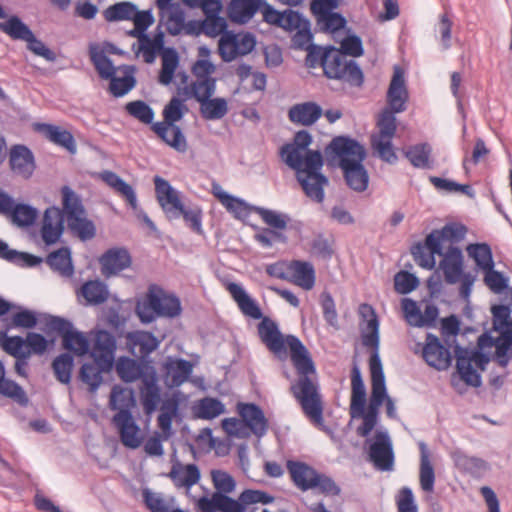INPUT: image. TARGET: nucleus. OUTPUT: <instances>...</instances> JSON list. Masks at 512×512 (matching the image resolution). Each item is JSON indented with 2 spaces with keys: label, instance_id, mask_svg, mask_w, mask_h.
Wrapping results in <instances>:
<instances>
[{
  "label": "nucleus",
  "instance_id": "41",
  "mask_svg": "<svg viewBox=\"0 0 512 512\" xmlns=\"http://www.w3.org/2000/svg\"><path fill=\"white\" fill-rule=\"evenodd\" d=\"M89 55L91 62L101 78L109 79L119 70V68H116L111 60L105 55V50L100 47V44H90Z\"/></svg>",
  "mask_w": 512,
  "mask_h": 512
},
{
  "label": "nucleus",
  "instance_id": "6",
  "mask_svg": "<svg viewBox=\"0 0 512 512\" xmlns=\"http://www.w3.org/2000/svg\"><path fill=\"white\" fill-rule=\"evenodd\" d=\"M442 260L439 268L442 270L444 279L448 284L460 282L459 294L463 299L470 297L472 286L476 276L471 272H464V257L462 251L456 246H448L442 250Z\"/></svg>",
  "mask_w": 512,
  "mask_h": 512
},
{
  "label": "nucleus",
  "instance_id": "47",
  "mask_svg": "<svg viewBox=\"0 0 512 512\" xmlns=\"http://www.w3.org/2000/svg\"><path fill=\"white\" fill-rule=\"evenodd\" d=\"M467 254L470 258H472L478 269L481 271L490 270V268H494V261L492 257V251L488 244L486 243H474L469 244L466 247Z\"/></svg>",
  "mask_w": 512,
  "mask_h": 512
},
{
  "label": "nucleus",
  "instance_id": "48",
  "mask_svg": "<svg viewBox=\"0 0 512 512\" xmlns=\"http://www.w3.org/2000/svg\"><path fill=\"white\" fill-rule=\"evenodd\" d=\"M193 412L199 419L211 420L223 414L225 406L216 398L205 397L194 405Z\"/></svg>",
  "mask_w": 512,
  "mask_h": 512
},
{
  "label": "nucleus",
  "instance_id": "51",
  "mask_svg": "<svg viewBox=\"0 0 512 512\" xmlns=\"http://www.w3.org/2000/svg\"><path fill=\"white\" fill-rule=\"evenodd\" d=\"M228 112V102L225 98L216 97L200 103V113L206 120L222 119Z\"/></svg>",
  "mask_w": 512,
  "mask_h": 512
},
{
  "label": "nucleus",
  "instance_id": "17",
  "mask_svg": "<svg viewBox=\"0 0 512 512\" xmlns=\"http://www.w3.org/2000/svg\"><path fill=\"white\" fill-rule=\"evenodd\" d=\"M160 22L169 34L179 35L185 28V10L179 0H156Z\"/></svg>",
  "mask_w": 512,
  "mask_h": 512
},
{
  "label": "nucleus",
  "instance_id": "63",
  "mask_svg": "<svg viewBox=\"0 0 512 512\" xmlns=\"http://www.w3.org/2000/svg\"><path fill=\"white\" fill-rule=\"evenodd\" d=\"M73 357L67 353L59 355L52 363L57 380L63 384L70 383L73 368Z\"/></svg>",
  "mask_w": 512,
  "mask_h": 512
},
{
  "label": "nucleus",
  "instance_id": "31",
  "mask_svg": "<svg viewBox=\"0 0 512 512\" xmlns=\"http://www.w3.org/2000/svg\"><path fill=\"white\" fill-rule=\"evenodd\" d=\"M152 130L176 151L183 153L187 150V141L179 126L169 122H157L152 125Z\"/></svg>",
  "mask_w": 512,
  "mask_h": 512
},
{
  "label": "nucleus",
  "instance_id": "59",
  "mask_svg": "<svg viewBox=\"0 0 512 512\" xmlns=\"http://www.w3.org/2000/svg\"><path fill=\"white\" fill-rule=\"evenodd\" d=\"M198 55L201 59H198L193 67L192 73L196 79H214L212 74L215 72V66L207 58L210 55V50L205 47H199Z\"/></svg>",
  "mask_w": 512,
  "mask_h": 512
},
{
  "label": "nucleus",
  "instance_id": "50",
  "mask_svg": "<svg viewBox=\"0 0 512 512\" xmlns=\"http://www.w3.org/2000/svg\"><path fill=\"white\" fill-rule=\"evenodd\" d=\"M212 194L236 217L241 216L246 211L247 204L243 200L227 193L218 183L212 184Z\"/></svg>",
  "mask_w": 512,
  "mask_h": 512
},
{
  "label": "nucleus",
  "instance_id": "15",
  "mask_svg": "<svg viewBox=\"0 0 512 512\" xmlns=\"http://www.w3.org/2000/svg\"><path fill=\"white\" fill-rule=\"evenodd\" d=\"M155 193L157 201L169 219H177L181 215V209L184 203L181 199V193L160 176L154 177Z\"/></svg>",
  "mask_w": 512,
  "mask_h": 512
},
{
  "label": "nucleus",
  "instance_id": "40",
  "mask_svg": "<svg viewBox=\"0 0 512 512\" xmlns=\"http://www.w3.org/2000/svg\"><path fill=\"white\" fill-rule=\"evenodd\" d=\"M148 365H143L134 359L128 357H121L116 362V372L121 380L127 383L136 380H142L146 372H148Z\"/></svg>",
  "mask_w": 512,
  "mask_h": 512
},
{
  "label": "nucleus",
  "instance_id": "5",
  "mask_svg": "<svg viewBox=\"0 0 512 512\" xmlns=\"http://www.w3.org/2000/svg\"><path fill=\"white\" fill-rule=\"evenodd\" d=\"M180 312L179 299L155 284L149 286L144 300L136 306V313L143 323H151L158 316L173 318Z\"/></svg>",
  "mask_w": 512,
  "mask_h": 512
},
{
  "label": "nucleus",
  "instance_id": "7",
  "mask_svg": "<svg viewBox=\"0 0 512 512\" xmlns=\"http://www.w3.org/2000/svg\"><path fill=\"white\" fill-rule=\"evenodd\" d=\"M62 206L69 229L81 240L92 239L96 234L94 223L86 216L80 197L68 186L61 190Z\"/></svg>",
  "mask_w": 512,
  "mask_h": 512
},
{
  "label": "nucleus",
  "instance_id": "56",
  "mask_svg": "<svg viewBox=\"0 0 512 512\" xmlns=\"http://www.w3.org/2000/svg\"><path fill=\"white\" fill-rule=\"evenodd\" d=\"M1 346L3 350L16 359H28L30 351L27 349L26 341L20 336H7L2 337Z\"/></svg>",
  "mask_w": 512,
  "mask_h": 512
},
{
  "label": "nucleus",
  "instance_id": "26",
  "mask_svg": "<svg viewBox=\"0 0 512 512\" xmlns=\"http://www.w3.org/2000/svg\"><path fill=\"white\" fill-rule=\"evenodd\" d=\"M423 358L427 364L437 370L447 369L451 363V355L436 336L427 335L423 348Z\"/></svg>",
  "mask_w": 512,
  "mask_h": 512
},
{
  "label": "nucleus",
  "instance_id": "43",
  "mask_svg": "<svg viewBox=\"0 0 512 512\" xmlns=\"http://www.w3.org/2000/svg\"><path fill=\"white\" fill-rule=\"evenodd\" d=\"M164 34L162 32H158L150 36H143L141 42L138 44L136 49L137 55H142L143 60L146 63H153L157 57L159 52L162 53L164 50Z\"/></svg>",
  "mask_w": 512,
  "mask_h": 512
},
{
  "label": "nucleus",
  "instance_id": "58",
  "mask_svg": "<svg viewBox=\"0 0 512 512\" xmlns=\"http://www.w3.org/2000/svg\"><path fill=\"white\" fill-rule=\"evenodd\" d=\"M0 258L29 267L36 266L42 261L41 258H38L36 256L27 253H20L17 252L16 250L9 249L8 244L2 241L1 239Z\"/></svg>",
  "mask_w": 512,
  "mask_h": 512
},
{
  "label": "nucleus",
  "instance_id": "44",
  "mask_svg": "<svg viewBox=\"0 0 512 512\" xmlns=\"http://www.w3.org/2000/svg\"><path fill=\"white\" fill-rule=\"evenodd\" d=\"M420 470L419 482L420 487L424 492L432 493L434 491L435 472L430 461L429 451L425 443H420Z\"/></svg>",
  "mask_w": 512,
  "mask_h": 512
},
{
  "label": "nucleus",
  "instance_id": "64",
  "mask_svg": "<svg viewBox=\"0 0 512 512\" xmlns=\"http://www.w3.org/2000/svg\"><path fill=\"white\" fill-rule=\"evenodd\" d=\"M125 110L130 116L144 124H151L154 119L153 109L142 100L128 102L125 105Z\"/></svg>",
  "mask_w": 512,
  "mask_h": 512
},
{
  "label": "nucleus",
  "instance_id": "61",
  "mask_svg": "<svg viewBox=\"0 0 512 512\" xmlns=\"http://www.w3.org/2000/svg\"><path fill=\"white\" fill-rule=\"evenodd\" d=\"M109 371L103 370L96 362L85 363L80 370V379L89 386L91 392H95L102 383V373Z\"/></svg>",
  "mask_w": 512,
  "mask_h": 512
},
{
  "label": "nucleus",
  "instance_id": "13",
  "mask_svg": "<svg viewBox=\"0 0 512 512\" xmlns=\"http://www.w3.org/2000/svg\"><path fill=\"white\" fill-rule=\"evenodd\" d=\"M99 178L114 190L120 197L125 199L128 205L134 210L138 219L142 220L150 229L155 230L156 226L148 215L139 208L135 190L116 173L105 170L99 174Z\"/></svg>",
  "mask_w": 512,
  "mask_h": 512
},
{
  "label": "nucleus",
  "instance_id": "33",
  "mask_svg": "<svg viewBox=\"0 0 512 512\" xmlns=\"http://www.w3.org/2000/svg\"><path fill=\"white\" fill-rule=\"evenodd\" d=\"M35 130L42 133L52 143L65 148L72 154L76 153L74 137L66 129L52 124L37 123L35 124Z\"/></svg>",
  "mask_w": 512,
  "mask_h": 512
},
{
  "label": "nucleus",
  "instance_id": "60",
  "mask_svg": "<svg viewBox=\"0 0 512 512\" xmlns=\"http://www.w3.org/2000/svg\"><path fill=\"white\" fill-rule=\"evenodd\" d=\"M0 394L10 397L20 404L27 402L24 390L15 382L5 379V369L0 361Z\"/></svg>",
  "mask_w": 512,
  "mask_h": 512
},
{
  "label": "nucleus",
  "instance_id": "4",
  "mask_svg": "<svg viewBox=\"0 0 512 512\" xmlns=\"http://www.w3.org/2000/svg\"><path fill=\"white\" fill-rule=\"evenodd\" d=\"M340 160L347 184L355 191H364L368 186L369 177L362 162L366 151L357 141L339 136L334 138L328 147Z\"/></svg>",
  "mask_w": 512,
  "mask_h": 512
},
{
  "label": "nucleus",
  "instance_id": "11",
  "mask_svg": "<svg viewBox=\"0 0 512 512\" xmlns=\"http://www.w3.org/2000/svg\"><path fill=\"white\" fill-rule=\"evenodd\" d=\"M456 367L460 378L473 387L481 385V376L477 369L483 371L489 362V357L478 350H468L457 347Z\"/></svg>",
  "mask_w": 512,
  "mask_h": 512
},
{
  "label": "nucleus",
  "instance_id": "62",
  "mask_svg": "<svg viewBox=\"0 0 512 512\" xmlns=\"http://www.w3.org/2000/svg\"><path fill=\"white\" fill-rule=\"evenodd\" d=\"M136 6L130 2H120L104 10V18L108 22L131 20Z\"/></svg>",
  "mask_w": 512,
  "mask_h": 512
},
{
  "label": "nucleus",
  "instance_id": "37",
  "mask_svg": "<svg viewBox=\"0 0 512 512\" xmlns=\"http://www.w3.org/2000/svg\"><path fill=\"white\" fill-rule=\"evenodd\" d=\"M227 290L232 296L233 300L237 303L241 312L250 318L260 319L262 312L257 303L247 294L244 288L237 283H229Z\"/></svg>",
  "mask_w": 512,
  "mask_h": 512
},
{
  "label": "nucleus",
  "instance_id": "57",
  "mask_svg": "<svg viewBox=\"0 0 512 512\" xmlns=\"http://www.w3.org/2000/svg\"><path fill=\"white\" fill-rule=\"evenodd\" d=\"M216 90V79H196L186 91V94L194 97L199 104L213 96Z\"/></svg>",
  "mask_w": 512,
  "mask_h": 512
},
{
  "label": "nucleus",
  "instance_id": "10",
  "mask_svg": "<svg viewBox=\"0 0 512 512\" xmlns=\"http://www.w3.org/2000/svg\"><path fill=\"white\" fill-rule=\"evenodd\" d=\"M377 128L378 132L371 137L372 147L382 160L393 163L397 159L392 146V139L397 129L395 114L384 109L378 117Z\"/></svg>",
  "mask_w": 512,
  "mask_h": 512
},
{
  "label": "nucleus",
  "instance_id": "21",
  "mask_svg": "<svg viewBox=\"0 0 512 512\" xmlns=\"http://www.w3.org/2000/svg\"><path fill=\"white\" fill-rule=\"evenodd\" d=\"M112 422L117 428L120 440L125 447L137 449L143 442V434L132 414L116 413Z\"/></svg>",
  "mask_w": 512,
  "mask_h": 512
},
{
  "label": "nucleus",
  "instance_id": "19",
  "mask_svg": "<svg viewBox=\"0 0 512 512\" xmlns=\"http://www.w3.org/2000/svg\"><path fill=\"white\" fill-rule=\"evenodd\" d=\"M116 341L114 336L104 330L97 331L91 350L94 362L103 370H111L114 363Z\"/></svg>",
  "mask_w": 512,
  "mask_h": 512
},
{
  "label": "nucleus",
  "instance_id": "34",
  "mask_svg": "<svg viewBox=\"0 0 512 512\" xmlns=\"http://www.w3.org/2000/svg\"><path fill=\"white\" fill-rule=\"evenodd\" d=\"M366 403V388L359 367L354 364L351 370L350 413L353 418L363 415Z\"/></svg>",
  "mask_w": 512,
  "mask_h": 512
},
{
  "label": "nucleus",
  "instance_id": "20",
  "mask_svg": "<svg viewBox=\"0 0 512 512\" xmlns=\"http://www.w3.org/2000/svg\"><path fill=\"white\" fill-rule=\"evenodd\" d=\"M139 395L145 414L151 415L157 409L161 399V389L154 367H148V372L140 381Z\"/></svg>",
  "mask_w": 512,
  "mask_h": 512
},
{
  "label": "nucleus",
  "instance_id": "2",
  "mask_svg": "<svg viewBox=\"0 0 512 512\" xmlns=\"http://www.w3.org/2000/svg\"><path fill=\"white\" fill-rule=\"evenodd\" d=\"M312 137L307 131L295 134L293 142L281 147L280 156L283 162L295 170L296 178L306 196L321 203L324 200V187L328 179L320 172L323 158L319 151L309 150Z\"/></svg>",
  "mask_w": 512,
  "mask_h": 512
},
{
  "label": "nucleus",
  "instance_id": "36",
  "mask_svg": "<svg viewBox=\"0 0 512 512\" xmlns=\"http://www.w3.org/2000/svg\"><path fill=\"white\" fill-rule=\"evenodd\" d=\"M288 282L304 290H311L315 285V270L313 265L306 261H290Z\"/></svg>",
  "mask_w": 512,
  "mask_h": 512
},
{
  "label": "nucleus",
  "instance_id": "25",
  "mask_svg": "<svg viewBox=\"0 0 512 512\" xmlns=\"http://www.w3.org/2000/svg\"><path fill=\"white\" fill-rule=\"evenodd\" d=\"M197 508L201 512H245L240 496L235 500L222 493H214L211 498H199Z\"/></svg>",
  "mask_w": 512,
  "mask_h": 512
},
{
  "label": "nucleus",
  "instance_id": "42",
  "mask_svg": "<svg viewBox=\"0 0 512 512\" xmlns=\"http://www.w3.org/2000/svg\"><path fill=\"white\" fill-rule=\"evenodd\" d=\"M135 406V398L132 390L114 386L110 393L109 407L116 410L117 413L132 414L131 410Z\"/></svg>",
  "mask_w": 512,
  "mask_h": 512
},
{
  "label": "nucleus",
  "instance_id": "14",
  "mask_svg": "<svg viewBox=\"0 0 512 512\" xmlns=\"http://www.w3.org/2000/svg\"><path fill=\"white\" fill-rule=\"evenodd\" d=\"M49 326L58 331L62 336L63 347L77 356H83L89 351V341L86 336L75 330L69 321L59 317H53Z\"/></svg>",
  "mask_w": 512,
  "mask_h": 512
},
{
  "label": "nucleus",
  "instance_id": "29",
  "mask_svg": "<svg viewBox=\"0 0 512 512\" xmlns=\"http://www.w3.org/2000/svg\"><path fill=\"white\" fill-rule=\"evenodd\" d=\"M178 488L190 489L200 480V471L195 464H182L172 460V467L167 475Z\"/></svg>",
  "mask_w": 512,
  "mask_h": 512
},
{
  "label": "nucleus",
  "instance_id": "53",
  "mask_svg": "<svg viewBox=\"0 0 512 512\" xmlns=\"http://www.w3.org/2000/svg\"><path fill=\"white\" fill-rule=\"evenodd\" d=\"M0 30L14 40L26 41L32 36L31 29L17 16H11L6 22L0 23Z\"/></svg>",
  "mask_w": 512,
  "mask_h": 512
},
{
  "label": "nucleus",
  "instance_id": "38",
  "mask_svg": "<svg viewBox=\"0 0 512 512\" xmlns=\"http://www.w3.org/2000/svg\"><path fill=\"white\" fill-rule=\"evenodd\" d=\"M322 115L321 107L314 102H305L292 106L288 112L289 120L303 126L314 124Z\"/></svg>",
  "mask_w": 512,
  "mask_h": 512
},
{
  "label": "nucleus",
  "instance_id": "3",
  "mask_svg": "<svg viewBox=\"0 0 512 512\" xmlns=\"http://www.w3.org/2000/svg\"><path fill=\"white\" fill-rule=\"evenodd\" d=\"M361 317L360 332L362 344L372 349L370 356V372L372 381V393L369 407L378 409L387 399L385 378L382 368L379 350V321L374 309L368 304L359 307Z\"/></svg>",
  "mask_w": 512,
  "mask_h": 512
},
{
  "label": "nucleus",
  "instance_id": "27",
  "mask_svg": "<svg viewBox=\"0 0 512 512\" xmlns=\"http://www.w3.org/2000/svg\"><path fill=\"white\" fill-rule=\"evenodd\" d=\"M99 263L102 275L111 277L128 268L131 264V257L126 249L113 248L100 257Z\"/></svg>",
  "mask_w": 512,
  "mask_h": 512
},
{
  "label": "nucleus",
  "instance_id": "46",
  "mask_svg": "<svg viewBox=\"0 0 512 512\" xmlns=\"http://www.w3.org/2000/svg\"><path fill=\"white\" fill-rule=\"evenodd\" d=\"M122 71L123 76L117 77L116 74L110 79L109 90L111 94L116 97H121L127 94L130 90L135 87L136 80L133 76V69L129 66L119 67Z\"/></svg>",
  "mask_w": 512,
  "mask_h": 512
},
{
  "label": "nucleus",
  "instance_id": "30",
  "mask_svg": "<svg viewBox=\"0 0 512 512\" xmlns=\"http://www.w3.org/2000/svg\"><path fill=\"white\" fill-rule=\"evenodd\" d=\"M260 0H230L226 6L228 19L235 24H246L260 8Z\"/></svg>",
  "mask_w": 512,
  "mask_h": 512
},
{
  "label": "nucleus",
  "instance_id": "23",
  "mask_svg": "<svg viewBox=\"0 0 512 512\" xmlns=\"http://www.w3.org/2000/svg\"><path fill=\"white\" fill-rule=\"evenodd\" d=\"M386 109L390 110L393 114L401 113L406 110V103L408 101V91L405 85V78L403 71L396 67L387 91Z\"/></svg>",
  "mask_w": 512,
  "mask_h": 512
},
{
  "label": "nucleus",
  "instance_id": "12",
  "mask_svg": "<svg viewBox=\"0 0 512 512\" xmlns=\"http://www.w3.org/2000/svg\"><path fill=\"white\" fill-rule=\"evenodd\" d=\"M255 46L256 39L251 33L228 31L218 41V52L224 62H231L251 53Z\"/></svg>",
  "mask_w": 512,
  "mask_h": 512
},
{
  "label": "nucleus",
  "instance_id": "45",
  "mask_svg": "<svg viewBox=\"0 0 512 512\" xmlns=\"http://www.w3.org/2000/svg\"><path fill=\"white\" fill-rule=\"evenodd\" d=\"M127 340L132 347L139 348V354L142 356L151 354L159 347L161 342L152 333L146 331L130 332L127 335Z\"/></svg>",
  "mask_w": 512,
  "mask_h": 512
},
{
  "label": "nucleus",
  "instance_id": "9",
  "mask_svg": "<svg viewBox=\"0 0 512 512\" xmlns=\"http://www.w3.org/2000/svg\"><path fill=\"white\" fill-rule=\"evenodd\" d=\"M322 67L328 78L343 80L355 86L363 83L361 69L354 60H348L340 51L333 50L325 53Z\"/></svg>",
  "mask_w": 512,
  "mask_h": 512
},
{
  "label": "nucleus",
  "instance_id": "28",
  "mask_svg": "<svg viewBox=\"0 0 512 512\" xmlns=\"http://www.w3.org/2000/svg\"><path fill=\"white\" fill-rule=\"evenodd\" d=\"M238 413L243 422L247 425V430L255 435L263 436L268 428L267 420L262 410L255 404L239 403Z\"/></svg>",
  "mask_w": 512,
  "mask_h": 512
},
{
  "label": "nucleus",
  "instance_id": "39",
  "mask_svg": "<svg viewBox=\"0 0 512 512\" xmlns=\"http://www.w3.org/2000/svg\"><path fill=\"white\" fill-rule=\"evenodd\" d=\"M79 298H83L85 305H99L104 303L109 297V291L103 282L91 280L84 283L77 293Z\"/></svg>",
  "mask_w": 512,
  "mask_h": 512
},
{
  "label": "nucleus",
  "instance_id": "32",
  "mask_svg": "<svg viewBox=\"0 0 512 512\" xmlns=\"http://www.w3.org/2000/svg\"><path fill=\"white\" fill-rule=\"evenodd\" d=\"M254 212L273 232L286 235V232L293 228L292 219L287 213L264 207H255Z\"/></svg>",
  "mask_w": 512,
  "mask_h": 512
},
{
  "label": "nucleus",
  "instance_id": "54",
  "mask_svg": "<svg viewBox=\"0 0 512 512\" xmlns=\"http://www.w3.org/2000/svg\"><path fill=\"white\" fill-rule=\"evenodd\" d=\"M38 217V210L27 204L16 203L9 219L18 227H28L35 223Z\"/></svg>",
  "mask_w": 512,
  "mask_h": 512
},
{
  "label": "nucleus",
  "instance_id": "22",
  "mask_svg": "<svg viewBox=\"0 0 512 512\" xmlns=\"http://www.w3.org/2000/svg\"><path fill=\"white\" fill-rule=\"evenodd\" d=\"M164 382L170 387H178L185 383L193 371V364L190 361L169 356L162 364Z\"/></svg>",
  "mask_w": 512,
  "mask_h": 512
},
{
  "label": "nucleus",
  "instance_id": "52",
  "mask_svg": "<svg viewBox=\"0 0 512 512\" xmlns=\"http://www.w3.org/2000/svg\"><path fill=\"white\" fill-rule=\"evenodd\" d=\"M48 265L61 275L70 276L73 273V266L71 262L70 250L68 248H61L47 257Z\"/></svg>",
  "mask_w": 512,
  "mask_h": 512
},
{
  "label": "nucleus",
  "instance_id": "49",
  "mask_svg": "<svg viewBox=\"0 0 512 512\" xmlns=\"http://www.w3.org/2000/svg\"><path fill=\"white\" fill-rule=\"evenodd\" d=\"M161 70L159 82L163 85H169L174 77L175 71L179 65V56L176 50L166 48L161 53Z\"/></svg>",
  "mask_w": 512,
  "mask_h": 512
},
{
  "label": "nucleus",
  "instance_id": "24",
  "mask_svg": "<svg viewBox=\"0 0 512 512\" xmlns=\"http://www.w3.org/2000/svg\"><path fill=\"white\" fill-rule=\"evenodd\" d=\"M64 231V216L60 208L52 206L45 210L41 236L43 241L50 245L56 243Z\"/></svg>",
  "mask_w": 512,
  "mask_h": 512
},
{
  "label": "nucleus",
  "instance_id": "35",
  "mask_svg": "<svg viewBox=\"0 0 512 512\" xmlns=\"http://www.w3.org/2000/svg\"><path fill=\"white\" fill-rule=\"evenodd\" d=\"M9 162L12 171L20 177L27 179L34 172V157L25 146H14L10 151Z\"/></svg>",
  "mask_w": 512,
  "mask_h": 512
},
{
  "label": "nucleus",
  "instance_id": "1",
  "mask_svg": "<svg viewBox=\"0 0 512 512\" xmlns=\"http://www.w3.org/2000/svg\"><path fill=\"white\" fill-rule=\"evenodd\" d=\"M258 333L261 341L278 358H286L289 350L292 364L298 375V379L291 385V392L304 414L312 422L320 424L323 420L322 399L315 365L307 348L298 337L282 335L278 325L269 318H264L258 324Z\"/></svg>",
  "mask_w": 512,
  "mask_h": 512
},
{
  "label": "nucleus",
  "instance_id": "8",
  "mask_svg": "<svg viewBox=\"0 0 512 512\" xmlns=\"http://www.w3.org/2000/svg\"><path fill=\"white\" fill-rule=\"evenodd\" d=\"M287 469L293 482L301 490L318 488L322 493L329 495H338L340 492L339 487L331 478L317 473L315 469L305 463L288 461Z\"/></svg>",
  "mask_w": 512,
  "mask_h": 512
},
{
  "label": "nucleus",
  "instance_id": "18",
  "mask_svg": "<svg viewBox=\"0 0 512 512\" xmlns=\"http://www.w3.org/2000/svg\"><path fill=\"white\" fill-rule=\"evenodd\" d=\"M467 229L460 223H449L438 230H433L426 237V244L438 255H442V250L446 248V244H453L462 241L466 235Z\"/></svg>",
  "mask_w": 512,
  "mask_h": 512
},
{
  "label": "nucleus",
  "instance_id": "55",
  "mask_svg": "<svg viewBox=\"0 0 512 512\" xmlns=\"http://www.w3.org/2000/svg\"><path fill=\"white\" fill-rule=\"evenodd\" d=\"M478 346L481 349L495 346V356H507V353L512 346V332H503L501 337L495 342L492 337L487 334H483L478 339Z\"/></svg>",
  "mask_w": 512,
  "mask_h": 512
},
{
  "label": "nucleus",
  "instance_id": "16",
  "mask_svg": "<svg viewBox=\"0 0 512 512\" xmlns=\"http://www.w3.org/2000/svg\"><path fill=\"white\" fill-rule=\"evenodd\" d=\"M369 456L374 466L381 471H390L394 464L392 442L387 431H377L373 439L368 440Z\"/></svg>",
  "mask_w": 512,
  "mask_h": 512
}]
</instances>
